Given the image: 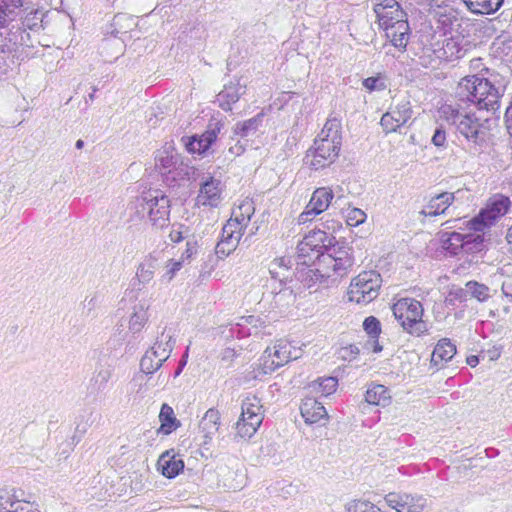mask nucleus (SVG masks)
Segmentation results:
<instances>
[{
    "label": "nucleus",
    "instance_id": "nucleus-45",
    "mask_svg": "<svg viewBox=\"0 0 512 512\" xmlns=\"http://www.w3.org/2000/svg\"><path fill=\"white\" fill-rule=\"evenodd\" d=\"M362 85L369 92L383 91L387 88L386 79H385V77L381 76L380 74H378L377 76H371V77L365 78L362 81Z\"/></svg>",
    "mask_w": 512,
    "mask_h": 512
},
{
    "label": "nucleus",
    "instance_id": "nucleus-40",
    "mask_svg": "<svg viewBox=\"0 0 512 512\" xmlns=\"http://www.w3.org/2000/svg\"><path fill=\"white\" fill-rule=\"evenodd\" d=\"M291 348V345L287 342H280L271 348L272 355L275 357L276 361L280 362V367L290 362L291 360H296L299 358L297 351L294 350L293 353Z\"/></svg>",
    "mask_w": 512,
    "mask_h": 512
},
{
    "label": "nucleus",
    "instance_id": "nucleus-27",
    "mask_svg": "<svg viewBox=\"0 0 512 512\" xmlns=\"http://www.w3.org/2000/svg\"><path fill=\"white\" fill-rule=\"evenodd\" d=\"M220 425V413L214 408H210L206 411L205 415L200 421L199 428L205 438L204 444H207V440H211L216 434Z\"/></svg>",
    "mask_w": 512,
    "mask_h": 512
},
{
    "label": "nucleus",
    "instance_id": "nucleus-10",
    "mask_svg": "<svg viewBox=\"0 0 512 512\" xmlns=\"http://www.w3.org/2000/svg\"><path fill=\"white\" fill-rule=\"evenodd\" d=\"M263 406L260 399L255 396H247L242 401L241 417L236 423L237 434L242 438H251L264 419Z\"/></svg>",
    "mask_w": 512,
    "mask_h": 512
},
{
    "label": "nucleus",
    "instance_id": "nucleus-62",
    "mask_svg": "<svg viewBox=\"0 0 512 512\" xmlns=\"http://www.w3.org/2000/svg\"><path fill=\"white\" fill-rule=\"evenodd\" d=\"M98 296L95 294L91 298L86 297L84 300V307L88 308L87 314H90L92 310L98 305Z\"/></svg>",
    "mask_w": 512,
    "mask_h": 512
},
{
    "label": "nucleus",
    "instance_id": "nucleus-11",
    "mask_svg": "<svg viewBox=\"0 0 512 512\" xmlns=\"http://www.w3.org/2000/svg\"><path fill=\"white\" fill-rule=\"evenodd\" d=\"M334 243V236L323 230L310 231L297 245L296 258L301 259V264L311 263V259H320L327 248Z\"/></svg>",
    "mask_w": 512,
    "mask_h": 512
},
{
    "label": "nucleus",
    "instance_id": "nucleus-20",
    "mask_svg": "<svg viewBox=\"0 0 512 512\" xmlns=\"http://www.w3.org/2000/svg\"><path fill=\"white\" fill-rule=\"evenodd\" d=\"M300 411L307 424L324 425L328 420V413L323 403L316 398H305L301 403Z\"/></svg>",
    "mask_w": 512,
    "mask_h": 512
},
{
    "label": "nucleus",
    "instance_id": "nucleus-16",
    "mask_svg": "<svg viewBox=\"0 0 512 512\" xmlns=\"http://www.w3.org/2000/svg\"><path fill=\"white\" fill-rule=\"evenodd\" d=\"M144 209L148 210V219L156 229H163L169 225L170 200L161 191L153 192V202Z\"/></svg>",
    "mask_w": 512,
    "mask_h": 512
},
{
    "label": "nucleus",
    "instance_id": "nucleus-28",
    "mask_svg": "<svg viewBox=\"0 0 512 512\" xmlns=\"http://www.w3.org/2000/svg\"><path fill=\"white\" fill-rule=\"evenodd\" d=\"M467 9L476 15L496 13L504 4V0H462Z\"/></svg>",
    "mask_w": 512,
    "mask_h": 512
},
{
    "label": "nucleus",
    "instance_id": "nucleus-54",
    "mask_svg": "<svg viewBox=\"0 0 512 512\" xmlns=\"http://www.w3.org/2000/svg\"><path fill=\"white\" fill-rule=\"evenodd\" d=\"M431 142L434 146L438 148H445L447 139H446V131L443 126H437L432 135Z\"/></svg>",
    "mask_w": 512,
    "mask_h": 512
},
{
    "label": "nucleus",
    "instance_id": "nucleus-9",
    "mask_svg": "<svg viewBox=\"0 0 512 512\" xmlns=\"http://www.w3.org/2000/svg\"><path fill=\"white\" fill-rule=\"evenodd\" d=\"M382 284L379 272L375 270L363 271L352 279L348 296L350 301L368 304L376 299Z\"/></svg>",
    "mask_w": 512,
    "mask_h": 512
},
{
    "label": "nucleus",
    "instance_id": "nucleus-48",
    "mask_svg": "<svg viewBox=\"0 0 512 512\" xmlns=\"http://www.w3.org/2000/svg\"><path fill=\"white\" fill-rule=\"evenodd\" d=\"M348 512H382L379 507L369 501H353L348 504Z\"/></svg>",
    "mask_w": 512,
    "mask_h": 512
},
{
    "label": "nucleus",
    "instance_id": "nucleus-4",
    "mask_svg": "<svg viewBox=\"0 0 512 512\" xmlns=\"http://www.w3.org/2000/svg\"><path fill=\"white\" fill-rule=\"evenodd\" d=\"M155 167L165 180H188L190 167L185 158L177 152L173 142H166L155 153Z\"/></svg>",
    "mask_w": 512,
    "mask_h": 512
},
{
    "label": "nucleus",
    "instance_id": "nucleus-32",
    "mask_svg": "<svg viewBox=\"0 0 512 512\" xmlns=\"http://www.w3.org/2000/svg\"><path fill=\"white\" fill-rule=\"evenodd\" d=\"M149 305L145 300L139 301L133 306V312L129 320V330L136 334L142 330L148 321V310Z\"/></svg>",
    "mask_w": 512,
    "mask_h": 512
},
{
    "label": "nucleus",
    "instance_id": "nucleus-46",
    "mask_svg": "<svg viewBox=\"0 0 512 512\" xmlns=\"http://www.w3.org/2000/svg\"><path fill=\"white\" fill-rule=\"evenodd\" d=\"M363 329L371 339H376L381 333V323L375 316H369L363 321Z\"/></svg>",
    "mask_w": 512,
    "mask_h": 512
},
{
    "label": "nucleus",
    "instance_id": "nucleus-3",
    "mask_svg": "<svg viewBox=\"0 0 512 512\" xmlns=\"http://www.w3.org/2000/svg\"><path fill=\"white\" fill-rule=\"evenodd\" d=\"M464 105L447 106L442 109L446 120L456 127L457 132L462 135L468 145L470 152L478 154L486 143V131L480 119L474 113L465 110Z\"/></svg>",
    "mask_w": 512,
    "mask_h": 512
},
{
    "label": "nucleus",
    "instance_id": "nucleus-5",
    "mask_svg": "<svg viewBox=\"0 0 512 512\" xmlns=\"http://www.w3.org/2000/svg\"><path fill=\"white\" fill-rule=\"evenodd\" d=\"M395 319L411 335L421 336L428 331L422 320L424 309L420 301L414 298H401L392 307Z\"/></svg>",
    "mask_w": 512,
    "mask_h": 512
},
{
    "label": "nucleus",
    "instance_id": "nucleus-60",
    "mask_svg": "<svg viewBox=\"0 0 512 512\" xmlns=\"http://www.w3.org/2000/svg\"><path fill=\"white\" fill-rule=\"evenodd\" d=\"M15 512H41L35 508L30 502L21 501L20 504H16Z\"/></svg>",
    "mask_w": 512,
    "mask_h": 512
},
{
    "label": "nucleus",
    "instance_id": "nucleus-29",
    "mask_svg": "<svg viewBox=\"0 0 512 512\" xmlns=\"http://www.w3.org/2000/svg\"><path fill=\"white\" fill-rule=\"evenodd\" d=\"M456 354V345L449 338H442L436 344L432 357L431 363L438 366L443 362L450 361Z\"/></svg>",
    "mask_w": 512,
    "mask_h": 512
},
{
    "label": "nucleus",
    "instance_id": "nucleus-63",
    "mask_svg": "<svg viewBox=\"0 0 512 512\" xmlns=\"http://www.w3.org/2000/svg\"><path fill=\"white\" fill-rule=\"evenodd\" d=\"M170 240L175 243H179L184 239L182 231L172 229L169 234Z\"/></svg>",
    "mask_w": 512,
    "mask_h": 512
},
{
    "label": "nucleus",
    "instance_id": "nucleus-49",
    "mask_svg": "<svg viewBox=\"0 0 512 512\" xmlns=\"http://www.w3.org/2000/svg\"><path fill=\"white\" fill-rule=\"evenodd\" d=\"M21 500L15 499L8 492L0 494V512H15L16 504H20Z\"/></svg>",
    "mask_w": 512,
    "mask_h": 512
},
{
    "label": "nucleus",
    "instance_id": "nucleus-58",
    "mask_svg": "<svg viewBox=\"0 0 512 512\" xmlns=\"http://www.w3.org/2000/svg\"><path fill=\"white\" fill-rule=\"evenodd\" d=\"M30 32L31 31H29V30L21 29L20 37H19V47L20 46L33 47V40H32Z\"/></svg>",
    "mask_w": 512,
    "mask_h": 512
},
{
    "label": "nucleus",
    "instance_id": "nucleus-52",
    "mask_svg": "<svg viewBox=\"0 0 512 512\" xmlns=\"http://www.w3.org/2000/svg\"><path fill=\"white\" fill-rule=\"evenodd\" d=\"M296 300V296L293 293V290L289 287L281 288L274 296V301L276 304H281L282 301H285L286 305L294 303Z\"/></svg>",
    "mask_w": 512,
    "mask_h": 512
},
{
    "label": "nucleus",
    "instance_id": "nucleus-21",
    "mask_svg": "<svg viewBox=\"0 0 512 512\" xmlns=\"http://www.w3.org/2000/svg\"><path fill=\"white\" fill-rule=\"evenodd\" d=\"M245 92L246 83H241V79L226 83L223 90L217 95L220 108L224 111H231L232 105L238 102Z\"/></svg>",
    "mask_w": 512,
    "mask_h": 512
},
{
    "label": "nucleus",
    "instance_id": "nucleus-59",
    "mask_svg": "<svg viewBox=\"0 0 512 512\" xmlns=\"http://www.w3.org/2000/svg\"><path fill=\"white\" fill-rule=\"evenodd\" d=\"M450 295H452L456 300H459L460 302L465 301L467 299V295H469L468 288H456L450 292Z\"/></svg>",
    "mask_w": 512,
    "mask_h": 512
},
{
    "label": "nucleus",
    "instance_id": "nucleus-56",
    "mask_svg": "<svg viewBox=\"0 0 512 512\" xmlns=\"http://www.w3.org/2000/svg\"><path fill=\"white\" fill-rule=\"evenodd\" d=\"M502 347L501 346H493L486 351H481L482 360L487 358L488 361H495L499 359L501 356Z\"/></svg>",
    "mask_w": 512,
    "mask_h": 512
},
{
    "label": "nucleus",
    "instance_id": "nucleus-6",
    "mask_svg": "<svg viewBox=\"0 0 512 512\" xmlns=\"http://www.w3.org/2000/svg\"><path fill=\"white\" fill-rule=\"evenodd\" d=\"M511 206L512 202L509 196L496 193L489 197L485 206L480 209L477 215L467 221V226L474 232H484L508 214Z\"/></svg>",
    "mask_w": 512,
    "mask_h": 512
},
{
    "label": "nucleus",
    "instance_id": "nucleus-41",
    "mask_svg": "<svg viewBox=\"0 0 512 512\" xmlns=\"http://www.w3.org/2000/svg\"><path fill=\"white\" fill-rule=\"evenodd\" d=\"M338 386V380L336 377H325V378H318L317 380L313 381L311 384V388L313 391H315L317 394L322 396H329L332 393H334Z\"/></svg>",
    "mask_w": 512,
    "mask_h": 512
},
{
    "label": "nucleus",
    "instance_id": "nucleus-36",
    "mask_svg": "<svg viewBox=\"0 0 512 512\" xmlns=\"http://www.w3.org/2000/svg\"><path fill=\"white\" fill-rule=\"evenodd\" d=\"M242 235V222L238 220H228L222 228L220 240L229 241V243L231 242V244L233 243V245L237 247Z\"/></svg>",
    "mask_w": 512,
    "mask_h": 512
},
{
    "label": "nucleus",
    "instance_id": "nucleus-22",
    "mask_svg": "<svg viewBox=\"0 0 512 512\" xmlns=\"http://www.w3.org/2000/svg\"><path fill=\"white\" fill-rule=\"evenodd\" d=\"M455 200V193L442 192L432 196L424 208L419 212L426 217H435L446 213Z\"/></svg>",
    "mask_w": 512,
    "mask_h": 512
},
{
    "label": "nucleus",
    "instance_id": "nucleus-51",
    "mask_svg": "<svg viewBox=\"0 0 512 512\" xmlns=\"http://www.w3.org/2000/svg\"><path fill=\"white\" fill-rule=\"evenodd\" d=\"M366 219V214L359 208L351 209L346 216V223L349 226H358L362 224Z\"/></svg>",
    "mask_w": 512,
    "mask_h": 512
},
{
    "label": "nucleus",
    "instance_id": "nucleus-44",
    "mask_svg": "<svg viewBox=\"0 0 512 512\" xmlns=\"http://www.w3.org/2000/svg\"><path fill=\"white\" fill-rule=\"evenodd\" d=\"M292 261L290 257H280L274 259L269 266V273L271 278L280 277L279 270H284L286 273H292L290 271Z\"/></svg>",
    "mask_w": 512,
    "mask_h": 512
},
{
    "label": "nucleus",
    "instance_id": "nucleus-43",
    "mask_svg": "<svg viewBox=\"0 0 512 512\" xmlns=\"http://www.w3.org/2000/svg\"><path fill=\"white\" fill-rule=\"evenodd\" d=\"M465 287L468 288L469 295L472 298L477 299L479 302H485L491 297L490 288L483 283L470 280L466 282Z\"/></svg>",
    "mask_w": 512,
    "mask_h": 512
},
{
    "label": "nucleus",
    "instance_id": "nucleus-24",
    "mask_svg": "<svg viewBox=\"0 0 512 512\" xmlns=\"http://www.w3.org/2000/svg\"><path fill=\"white\" fill-rule=\"evenodd\" d=\"M162 340H156L154 345L146 351L144 356L140 360V369L143 373L151 375L156 372L165 362V358H157L161 356L159 349L161 348Z\"/></svg>",
    "mask_w": 512,
    "mask_h": 512
},
{
    "label": "nucleus",
    "instance_id": "nucleus-2",
    "mask_svg": "<svg viewBox=\"0 0 512 512\" xmlns=\"http://www.w3.org/2000/svg\"><path fill=\"white\" fill-rule=\"evenodd\" d=\"M372 3L386 37L395 48L402 52L406 51L410 36L407 13L396 0H372Z\"/></svg>",
    "mask_w": 512,
    "mask_h": 512
},
{
    "label": "nucleus",
    "instance_id": "nucleus-18",
    "mask_svg": "<svg viewBox=\"0 0 512 512\" xmlns=\"http://www.w3.org/2000/svg\"><path fill=\"white\" fill-rule=\"evenodd\" d=\"M221 194V180L210 175L203 178L198 194V200L202 205L216 207L221 201Z\"/></svg>",
    "mask_w": 512,
    "mask_h": 512
},
{
    "label": "nucleus",
    "instance_id": "nucleus-30",
    "mask_svg": "<svg viewBox=\"0 0 512 512\" xmlns=\"http://www.w3.org/2000/svg\"><path fill=\"white\" fill-rule=\"evenodd\" d=\"M263 118L264 113L260 112L248 120L237 122L233 127V134L240 138L254 136L262 126Z\"/></svg>",
    "mask_w": 512,
    "mask_h": 512
},
{
    "label": "nucleus",
    "instance_id": "nucleus-1",
    "mask_svg": "<svg viewBox=\"0 0 512 512\" xmlns=\"http://www.w3.org/2000/svg\"><path fill=\"white\" fill-rule=\"evenodd\" d=\"M506 89L505 79L496 74L489 78L470 75L458 83L455 97L457 106L473 104L478 110L495 114L500 109V99Z\"/></svg>",
    "mask_w": 512,
    "mask_h": 512
},
{
    "label": "nucleus",
    "instance_id": "nucleus-14",
    "mask_svg": "<svg viewBox=\"0 0 512 512\" xmlns=\"http://www.w3.org/2000/svg\"><path fill=\"white\" fill-rule=\"evenodd\" d=\"M222 128L223 123L220 121L210 122L202 134L184 136L181 141L189 153L205 156L217 140Z\"/></svg>",
    "mask_w": 512,
    "mask_h": 512
},
{
    "label": "nucleus",
    "instance_id": "nucleus-17",
    "mask_svg": "<svg viewBox=\"0 0 512 512\" xmlns=\"http://www.w3.org/2000/svg\"><path fill=\"white\" fill-rule=\"evenodd\" d=\"M334 198V192L329 187L317 188L307 204L305 210L299 215L298 222L304 224L324 212L330 205Z\"/></svg>",
    "mask_w": 512,
    "mask_h": 512
},
{
    "label": "nucleus",
    "instance_id": "nucleus-12",
    "mask_svg": "<svg viewBox=\"0 0 512 512\" xmlns=\"http://www.w3.org/2000/svg\"><path fill=\"white\" fill-rule=\"evenodd\" d=\"M413 115L411 101L408 97L398 100L392 104L389 109L382 115L380 125L383 132L387 135L400 131Z\"/></svg>",
    "mask_w": 512,
    "mask_h": 512
},
{
    "label": "nucleus",
    "instance_id": "nucleus-35",
    "mask_svg": "<svg viewBox=\"0 0 512 512\" xmlns=\"http://www.w3.org/2000/svg\"><path fill=\"white\" fill-rule=\"evenodd\" d=\"M157 265V259L155 257L152 255L146 257L137 268L136 278L138 282L141 284L149 283L154 277Z\"/></svg>",
    "mask_w": 512,
    "mask_h": 512
},
{
    "label": "nucleus",
    "instance_id": "nucleus-19",
    "mask_svg": "<svg viewBox=\"0 0 512 512\" xmlns=\"http://www.w3.org/2000/svg\"><path fill=\"white\" fill-rule=\"evenodd\" d=\"M279 367L280 362L276 361L272 355L271 347H267L259 358L258 363L253 364L250 367L251 370L247 371L246 378L248 380H262L264 376L270 375Z\"/></svg>",
    "mask_w": 512,
    "mask_h": 512
},
{
    "label": "nucleus",
    "instance_id": "nucleus-34",
    "mask_svg": "<svg viewBox=\"0 0 512 512\" xmlns=\"http://www.w3.org/2000/svg\"><path fill=\"white\" fill-rule=\"evenodd\" d=\"M159 420L161 425L158 429V433L168 435L180 426V421L175 417L173 409L165 403L161 406Z\"/></svg>",
    "mask_w": 512,
    "mask_h": 512
},
{
    "label": "nucleus",
    "instance_id": "nucleus-38",
    "mask_svg": "<svg viewBox=\"0 0 512 512\" xmlns=\"http://www.w3.org/2000/svg\"><path fill=\"white\" fill-rule=\"evenodd\" d=\"M111 375L112 370L109 367H102L99 370H96L88 387L90 393H99L103 391L106 388Z\"/></svg>",
    "mask_w": 512,
    "mask_h": 512
},
{
    "label": "nucleus",
    "instance_id": "nucleus-33",
    "mask_svg": "<svg viewBox=\"0 0 512 512\" xmlns=\"http://www.w3.org/2000/svg\"><path fill=\"white\" fill-rule=\"evenodd\" d=\"M4 28H8V30L5 33L4 43L0 45V52H15L19 47V37L22 28L20 27V24L16 19L14 22H11L8 26H5Z\"/></svg>",
    "mask_w": 512,
    "mask_h": 512
},
{
    "label": "nucleus",
    "instance_id": "nucleus-15",
    "mask_svg": "<svg viewBox=\"0 0 512 512\" xmlns=\"http://www.w3.org/2000/svg\"><path fill=\"white\" fill-rule=\"evenodd\" d=\"M386 504L397 512H422L427 499L419 494L390 492L385 496Z\"/></svg>",
    "mask_w": 512,
    "mask_h": 512
},
{
    "label": "nucleus",
    "instance_id": "nucleus-47",
    "mask_svg": "<svg viewBox=\"0 0 512 512\" xmlns=\"http://www.w3.org/2000/svg\"><path fill=\"white\" fill-rule=\"evenodd\" d=\"M162 339L163 342L161 344V348L159 349V354L161 356H158L157 358H165L166 361L169 358L171 351L173 350L175 340L173 339V336L170 333H166L165 330L162 332L160 338H157V340Z\"/></svg>",
    "mask_w": 512,
    "mask_h": 512
},
{
    "label": "nucleus",
    "instance_id": "nucleus-42",
    "mask_svg": "<svg viewBox=\"0 0 512 512\" xmlns=\"http://www.w3.org/2000/svg\"><path fill=\"white\" fill-rule=\"evenodd\" d=\"M317 137L342 143L341 122L336 118L328 119Z\"/></svg>",
    "mask_w": 512,
    "mask_h": 512
},
{
    "label": "nucleus",
    "instance_id": "nucleus-64",
    "mask_svg": "<svg viewBox=\"0 0 512 512\" xmlns=\"http://www.w3.org/2000/svg\"><path fill=\"white\" fill-rule=\"evenodd\" d=\"M238 209H239L240 213H244L245 216H247L251 219V216L254 212V207L252 206V204L247 203V204L241 205Z\"/></svg>",
    "mask_w": 512,
    "mask_h": 512
},
{
    "label": "nucleus",
    "instance_id": "nucleus-57",
    "mask_svg": "<svg viewBox=\"0 0 512 512\" xmlns=\"http://www.w3.org/2000/svg\"><path fill=\"white\" fill-rule=\"evenodd\" d=\"M197 253V242L196 241H187L186 249L182 253L180 261L184 262L186 260H190Z\"/></svg>",
    "mask_w": 512,
    "mask_h": 512
},
{
    "label": "nucleus",
    "instance_id": "nucleus-8",
    "mask_svg": "<svg viewBox=\"0 0 512 512\" xmlns=\"http://www.w3.org/2000/svg\"><path fill=\"white\" fill-rule=\"evenodd\" d=\"M296 268L293 271L295 278L303 284L306 288H313L316 285L322 287H329L330 285H337L334 282L330 266L325 263H318L320 259H311V263L307 262L301 264V259L296 258Z\"/></svg>",
    "mask_w": 512,
    "mask_h": 512
},
{
    "label": "nucleus",
    "instance_id": "nucleus-55",
    "mask_svg": "<svg viewBox=\"0 0 512 512\" xmlns=\"http://www.w3.org/2000/svg\"><path fill=\"white\" fill-rule=\"evenodd\" d=\"M341 357L344 360L352 361L359 355L360 349L357 345L351 344L341 349Z\"/></svg>",
    "mask_w": 512,
    "mask_h": 512
},
{
    "label": "nucleus",
    "instance_id": "nucleus-7",
    "mask_svg": "<svg viewBox=\"0 0 512 512\" xmlns=\"http://www.w3.org/2000/svg\"><path fill=\"white\" fill-rule=\"evenodd\" d=\"M325 263L332 276L333 281L338 282L339 279L347 276L355 264L354 249L345 240H336L327 248L319 263Z\"/></svg>",
    "mask_w": 512,
    "mask_h": 512
},
{
    "label": "nucleus",
    "instance_id": "nucleus-61",
    "mask_svg": "<svg viewBox=\"0 0 512 512\" xmlns=\"http://www.w3.org/2000/svg\"><path fill=\"white\" fill-rule=\"evenodd\" d=\"M182 261H173L171 267L167 270L166 275L168 276V281H170L177 271L182 268Z\"/></svg>",
    "mask_w": 512,
    "mask_h": 512
},
{
    "label": "nucleus",
    "instance_id": "nucleus-53",
    "mask_svg": "<svg viewBox=\"0 0 512 512\" xmlns=\"http://www.w3.org/2000/svg\"><path fill=\"white\" fill-rule=\"evenodd\" d=\"M236 249V246L229 243V241L219 240L215 247V254L218 258L223 259L230 255Z\"/></svg>",
    "mask_w": 512,
    "mask_h": 512
},
{
    "label": "nucleus",
    "instance_id": "nucleus-26",
    "mask_svg": "<svg viewBox=\"0 0 512 512\" xmlns=\"http://www.w3.org/2000/svg\"><path fill=\"white\" fill-rule=\"evenodd\" d=\"M24 0H0V28L14 22L21 13Z\"/></svg>",
    "mask_w": 512,
    "mask_h": 512
},
{
    "label": "nucleus",
    "instance_id": "nucleus-23",
    "mask_svg": "<svg viewBox=\"0 0 512 512\" xmlns=\"http://www.w3.org/2000/svg\"><path fill=\"white\" fill-rule=\"evenodd\" d=\"M157 466L163 476L172 479L183 471L185 465L181 456L171 449L162 453L157 462Z\"/></svg>",
    "mask_w": 512,
    "mask_h": 512
},
{
    "label": "nucleus",
    "instance_id": "nucleus-31",
    "mask_svg": "<svg viewBox=\"0 0 512 512\" xmlns=\"http://www.w3.org/2000/svg\"><path fill=\"white\" fill-rule=\"evenodd\" d=\"M365 401L371 405L386 407L391 402V396L384 385L372 384L365 393Z\"/></svg>",
    "mask_w": 512,
    "mask_h": 512
},
{
    "label": "nucleus",
    "instance_id": "nucleus-50",
    "mask_svg": "<svg viewBox=\"0 0 512 512\" xmlns=\"http://www.w3.org/2000/svg\"><path fill=\"white\" fill-rule=\"evenodd\" d=\"M153 202V193L148 192L144 195H142L140 198L137 199L135 204L136 214L139 218H145V216H148V210L144 209V207L150 205Z\"/></svg>",
    "mask_w": 512,
    "mask_h": 512
},
{
    "label": "nucleus",
    "instance_id": "nucleus-25",
    "mask_svg": "<svg viewBox=\"0 0 512 512\" xmlns=\"http://www.w3.org/2000/svg\"><path fill=\"white\" fill-rule=\"evenodd\" d=\"M465 239V233L456 231L443 232L440 237L442 248L451 256L463 255Z\"/></svg>",
    "mask_w": 512,
    "mask_h": 512
},
{
    "label": "nucleus",
    "instance_id": "nucleus-13",
    "mask_svg": "<svg viewBox=\"0 0 512 512\" xmlns=\"http://www.w3.org/2000/svg\"><path fill=\"white\" fill-rule=\"evenodd\" d=\"M341 146V142L333 139L316 137L313 146L307 151V157L312 156L310 165L317 170L334 163L339 156Z\"/></svg>",
    "mask_w": 512,
    "mask_h": 512
},
{
    "label": "nucleus",
    "instance_id": "nucleus-39",
    "mask_svg": "<svg viewBox=\"0 0 512 512\" xmlns=\"http://www.w3.org/2000/svg\"><path fill=\"white\" fill-rule=\"evenodd\" d=\"M465 244L463 246V255H474L481 253L485 249L484 235L478 233H465Z\"/></svg>",
    "mask_w": 512,
    "mask_h": 512
},
{
    "label": "nucleus",
    "instance_id": "nucleus-37",
    "mask_svg": "<svg viewBox=\"0 0 512 512\" xmlns=\"http://www.w3.org/2000/svg\"><path fill=\"white\" fill-rule=\"evenodd\" d=\"M44 13L40 10H32L24 17H21L18 23L22 29L31 32H38L43 28Z\"/></svg>",
    "mask_w": 512,
    "mask_h": 512
}]
</instances>
